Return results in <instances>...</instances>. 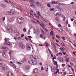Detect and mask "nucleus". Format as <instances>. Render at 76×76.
I'll use <instances>...</instances> for the list:
<instances>
[{
  "label": "nucleus",
  "mask_w": 76,
  "mask_h": 76,
  "mask_svg": "<svg viewBox=\"0 0 76 76\" xmlns=\"http://www.w3.org/2000/svg\"><path fill=\"white\" fill-rule=\"evenodd\" d=\"M47 69L46 71V72H48V67H47Z\"/></svg>",
  "instance_id": "44"
},
{
  "label": "nucleus",
  "mask_w": 76,
  "mask_h": 76,
  "mask_svg": "<svg viewBox=\"0 0 76 76\" xmlns=\"http://www.w3.org/2000/svg\"><path fill=\"white\" fill-rule=\"evenodd\" d=\"M31 22H33L34 23V24H37V23L34 21V20H31Z\"/></svg>",
  "instance_id": "25"
},
{
  "label": "nucleus",
  "mask_w": 76,
  "mask_h": 76,
  "mask_svg": "<svg viewBox=\"0 0 76 76\" xmlns=\"http://www.w3.org/2000/svg\"><path fill=\"white\" fill-rule=\"evenodd\" d=\"M8 76H14L13 75V74H12V72H8L7 74Z\"/></svg>",
  "instance_id": "13"
},
{
  "label": "nucleus",
  "mask_w": 76,
  "mask_h": 76,
  "mask_svg": "<svg viewBox=\"0 0 76 76\" xmlns=\"http://www.w3.org/2000/svg\"><path fill=\"white\" fill-rule=\"evenodd\" d=\"M50 35H52V36H53V35H54V34H53V33L51 32L50 33Z\"/></svg>",
  "instance_id": "35"
},
{
  "label": "nucleus",
  "mask_w": 76,
  "mask_h": 76,
  "mask_svg": "<svg viewBox=\"0 0 76 76\" xmlns=\"http://www.w3.org/2000/svg\"><path fill=\"white\" fill-rule=\"evenodd\" d=\"M15 11L13 10H11L9 11L6 12V15H9V16H12L14 15L15 13Z\"/></svg>",
  "instance_id": "1"
},
{
  "label": "nucleus",
  "mask_w": 76,
  "mask_h": 76,
  "mask_svg": "<svg viewBox=\"0 0 76 76\" xmlns=\"http://www.w3.org/2000/svg\"><path fill=\"white\" fill-rule=\"evenodd\" d=\"M59 12L60 11L58 10H56L54 11V14L55 16H57V15H59Z\"/></svg>",
  "instance_id": "8"
},
{
  "label": "nucleus",
  "mask_w": 76,
  "mask_h": 76,
  "mask_svg": "<svg viewBox=\"0 0 76 76\" xmlns=\"http://www.w3.org/2000/svg\"><path fill=\"white\" fill-rule=\"evenodd\" d=\"M12 51H10L9 52V54H12Z\"/></svg>",
  "instance_id": "51"
},
{
  "label": "nucleus",
  "mask_w": 76,
  "mask_h": 76,
  "mask_svg": "<svg viewBox=\"0 0 76 76\" xmlns=\"http://www.w3.org/2000/svg\"><path fill=\"white\" fill-rule=\"evenodd\" d=\"M29 65H27L25 69L26 70H28V69H29Z\"/></svg>",
  "instance_id": "24"
},
{
  "label": "nucleus",
  "mask_w": 76,
  "mask_h": 76,
  "mask_svg": "<svg viewBox=\"0 0 76 76\" xmlns=\"http://www.w3.org/2000/svg\"><path fill=\"white\" fill-rule=\"evenodd\" d=\"M50 68L51 69V70L52 71L55 70V68H54L53 66L52 67L51 66H50Z\"/></svg>",
  "instance_id": "18"
},
{
  "label": "nucleus",
  "mask_w": 76,
  "mask_h": 76,
  "mask_svg": "<svg viewBox=\"0 0 76 76\" xmlns=\"http://www.w3.org/2000/svg\"><path fill=\"white\" fill-rule=\"evenodd\" d=\"M31 7L33 9L35 8V5H33L31 6Z\"/></svg>",
  "instance_id": "45"
},
{
  "label": "nucleus",
  "mask_w": 76,
  "mask_h": 76,
  "mask_svg": "<svg viewBox=\"0 0 76 76\" xmlns=\"http://www.w3.org/2000/svg\"><path fill=\"white\" fill-rule=\"evenodd\" d=\"M38 57L37 55H35L34 56V58L35 60H37L38 59Z\"/></svg>",
  "instance_id": "15"
},
{
  "label": "nucleus",
  "mask_w": 76,
  "mask_h": 76,
  "mask_svg": "<svg viewBox=\"0 0 76 76\" xmlns=\"http://www.w3.org/2000/svg\"><path fill=\"white\" fill-rule=\"evenodd\" d=\"M58 27H60L61 28V25L60 24H59L58 25Z\"/></svg>",
  "instance_id": "41"
},
{
  "label": "nucleus",
  "mask_w": 76,
  "mask_h": 76,
  "mask_svg": "<svg viewBox=\"0 0 76 76\" xmlns=\"http://www.w3.org/2000/svg\"><path fill=\"white\" fill-rule=\"evenodd\" d=\"M37 14H38V15L40 16H41V15L40 14V12H39V11H37Z\"/></svg>",
  "instance_id": "23"
},
{
  "label": "nucleus",
  "mask_w": 76,
  "mask_h": 76,
  "mask_svg": "<svg viewBox=\"0 0 76 76\" xmlns=\"http://www.w3.org/2000/svg\"><path fill=\"white\" fill-rule=\"evenodd\" d=\"M2 56L5 58H7V54L4 52L2 53Z\"/></svg>",
  "instance_id": "14"
},
{
  "label": "nucleus",
  "mask_w": 76,
  "mask_h": 76,
  "mask_svg": "<svg viewBox=\"0 0 76 76\" xmlns=\"http://www.w3.org/2000/svg\"><path fill=\"white\" fill-rule=\"evenodd\" d=\"M31 45L28 44H27L26 45V48L27 49V50H31Z\"/></svg>",
  "instance_id": "5"
},
{
  "label": "nucleus",
  "mask_w": 76,
  "mask_h": 76,
  "mask_svg": "<svg viewBox=\"0 0 76 76\" xmlns=\"http://www.w3.org/2000/svg\"><path fill=\"white\" fill-rule=\"evenodd\" d=\"M61 44H62V45H63V46H65V45H64V43H62Z\"/></svg>",
  "instance_id": "49"
},
{
  "label": "nucleus",
  "mask_w": 76,
  "mask_h": 76,
  "mask_svg": "<svg viewBox=\"0 0 76 76\" xmlns=\"http://www.w3.org/2000/svg\"><path fill=\"white\" fill-rule=\"evenodd\" d=\"M23 31L24 32H26V29H25V28H24L23 29Z\"/></svg>",
  "instance_id": "39"
},
{
  "label": "nucleus",
  "mask_w": 76,
  "mask_h": 76,
  "mask_svg": "<svg viewBox=\"0 0 76 76\" xmlns=\"http://www.w3.org/2000/svg\"><path fill=\"white\" fill-rule=\"evenodd\" d=\"M16 38H17V40H19V39H20V37H19L18 36V35H17L16 37Z\"/></svg>",
  "instance_id": "29"
},
{
  "label": "nucleus",
  "mask_w": 76,
  "mask_h": 76,
  "mask_svg": "<svg viewBox=\"0 0 76 76\" xmlns=\"http://www.w3.org/2000/svg\"><path fill=\"white\" fill-rule=\"evenodd\" d=\"M57 3H58V2L55 1H52V4H57Z\"/></svg>",
  "instance_id": "19"
},
{
  "label": "nucleus",
  "mask_w": 76,
  "mask_h": 76,
  "mask_svg": "<svg viewBox=\"0 0 76 76\" xmlns=\"http://www.w3.org/2000/svg\"><path fill=\"white\" fill-rule=\"evenodd\" d=\"M61 66H62V67H64V66H65V64H62Z\"/></svg>",
  "instance_id": "46"
},
{
  "label": "nucleus",
  "mask_w": 76,
  "mask_h": 76,
  "mask_svg": "<svg viewBox=\"0 0 76 76\" xmlns=\"http://www.w3.org/2000/svg\"><path fill=\"white\" fill-rule=\"evenodd\" d=\"M44 67L43 66H42L41 68L42 70H44Z\"/></svg>",
  "instance_id": "47"
},
{
  "label": "nucleus",
  "mask_w": 76,
  "mask_h": 76,
  "mask_svg": "<svg viewBox=\"0 0 76 76\" xmlns=\"http://www.w3.org/2000/svg\"><path fill=\"white\" fill-rule=\"evenodd\" d=\"M63 40H64V41H65L66 40V38L64 37H62Z\"/></svg>",
  "instance_id": "36"
},
{
  "label": "nucleus",
  "mask_w": 76,
  "mask_h": 76,
  "mask_svg": "<svg viewBox=\"0 0 76 76\" xmlns=\"http://www.w3.org/2000/svg\"><path fill=\"white\" fill-rule=\"evenodd\" d=\"M64 75H66V72H65L64 73Z\"/></svg>",
  "instance_id": "64"
},
{
  "label": "nucleus",
  "mask_w": 76,
  "mask_h": 76,
  "mask_svg": "<svg viewBox=\"0 0 76 76\" xmlns=\"http://www.w3.org/2000/svg\"><path fill=\"white\" fill-rule=\"evenodd\" d=\"M55 19L56 20H57V21H58V20H59L58 18H57V17H55Z\"/></svg>",
  "instance_id": "38"
},
{
  "label": "nucleus",
  "mask_w": 76,
  "mask_h": 76,
  "mask_svg": "<svg viewBox=\"0 0 76 76\" xmlns=\"http://www.w3.org/2000/svg\"><path fill=\"white\" fill-rule=\"evenodd\" d=\"M0 67H1V66L2 65V64L3 63V62L2 61H1L0 59Z\"/></svg>",
  "instance_id": "21"
},
{
  "label": "nucleus",
  "mask_w": 76,
  "mask_h": 76,
  "mask_svg": "<svg viewBox=\"0 0 76 76\" xmlns=\"http://www.w3.org/2000/svg\"><path fill=\"white\" fill-rule=\"evenodd\" d=\"M30 58H34V56L33 55H31L30 56Z\"/></svg>",
  "instance_id": "50"
},
{
  "label": "nucleus",
  "mask_w": 76,
  "mask_h": 76,
  "mask_svg": "<svg viewBox=\"0 0 76 76\" xmlns=\"http://www.w3.org/2000/svg\"><path fill=\"white\" fill-rule=\"evenodd\" d=\"M8 20L10 22H13V21L15 20V18L12 17L10 19H9Z\"/></svg>",
  "instance_id": "11"
},
{
  "label": "nucleus",
  "mask_w": 76,
  "mask_h": 76,
  "mask_svg": "<svg viewBox=\"0 0 76 76\" xmlns=\"http://www.w3.org/2000/svg\"><path fill=\"white\" fill-rule=\"evenodd\" d=\"M36 18H37V19H39V17H38V16H36Z\"/></svg>",
  "instance_id": "55"
},
{
  "label": "nucleus",
  "mask_w": 76,
  "mask_h": 76,
  "mask_svg": "<svg viewBox=\"0 0 76 76\" xmlns=\"http://www.w3.org/2000/svg\"><path fill=\"white\" fill-rule=\"evenodd\" d=\"M19 46L22 49H23L25 48V46H24L23 43L21 42L19 43Z\"/></svg>",
  "instance_id": "6"
},
{
  "label": "nucleus",
  "mask_w": 76,
  "mask_h": 76,
  "mask_svg": "<svg viewBox=\"0 0 76 76\" xmlns=\"http://www.w3.org/2000/svg\"><path fill=\"white\" fill-rule=\"evenodd\" d=\"M56 38H58V39H60V37L58 35H56Z\"/></svg>",
  "instance_id": "30"
},
{
  "label": "nucleus",
  "mask_w": 76,
  "mask_h": 76,
  "mask_svg": "<svg viewBox=\"0 0 76 76\" xmlns=\"http://www.w3.org/2000/svg\"><path fill=\"white\" fill-rule=\"evenodd\" d=\"M32 64H33V65H36V64H37V62L33 61Z\"/></svg>",
  "instance_id": "22"
},
{
  "label": "nucleus",
  "mask_w": 76,
  "mask_h": 76,
  "mask_svg": "<svg viewBox=\"0 0 76 76\" xmlns=\"http://www.w3.org/2000/svg\"><path fill=\"white\" fill-rule=\"evenodd\" d=\"M2 48H3V49H6V47H3Z\"/></svg>",
  "instance_id": "59"
},
{
  "label": "nucleus",
  "mask_w": 76,
  "mask_h": 76,
  "mask_svg": "<svg viewBox=\"0 0 76 76\" xmlns=\"http://www.w3.org/2000/svg\"><path fill=\"white\" fill-rule=\"evenodd\" d=\"M60 49H61V51H63V48L61 47Z\"/></svg>",
  "instance_id": "43"
},
{
  "label": "nucleus",
  "mask_w": 76,
  "mask_h": 76,
  "mask_svg": "<svg viewBox=\"0 0 76 76\" xmlns=\"http://www.w3.org/2000/svg\"><path fill=\"white\" fill-rule=\"evenodd\" d=\"M59 54L60 56H61V55H62V53L61 52H60L59 53Z\"/></svg>",
  "instance_id": "53"
},
{
  "label": "nucleus",
  "mask_w": 76,
  "mask_h": 76,
  "mask_svg": "<svg viewBox=\"0 0 76 76\" xmlns=\"http://www.w3.org/2000/svg\"><path fill=\"white\" fill-rule=\"evenodd\" d=\"M38 73V69L35 68L33 70V75H36Z\"/></svg>",
  "instance_id": "10"
},
{
  "label": "nucleus",
  "mask_w": 76,
  "mask_h": 76,
  "mask_svg": "<svg viewBox=\"0 0 76 76\" xmlns=\"http://www.w3.org/2000/svg\"><path fill=\"white\" fill-rule=\"evenodd\" d=\"M28 63H30L31 64H32L33 63V60H29L28 61Z\"/></svg>",
  "instance_id": "17"
},
{
  "label": "nucleus",
  "mask_w": 76,
  "mask_h": 76,
  "mask_svg": "<svg viewBox=\"0 0 76 76\" xmlns=\"http://www.w3.org/2000/svg\"><path fill=\"white\" fill-rule=\"evenodd\" d=\"M10 39L9 38H5L4 40L5 41V42H9V41Z\"/></svg>",
  "instance_id": "20"
},
{
  "label": "nucleus",
  "mask_w": 76,
  "mask_h": 76,
  "mask_svg": "<svg viewBox=\"0 0 76 76\" xmlns=\"http://www.w3.org/2000/svg\"><path fill=\"white\" fill-rule=\"evenodd\" d=\"M68 27H70V28L71 27V26H70V24H68Z\"/></svg>",
  "instance_id": "60"
},
{
  "label": "nucleus",
  "mask_w": 76,
  "mask_h": 76,
  "mask_svg": "<svg viewBox=\"0 0 76 76\" xmlns=\"http://www.w3.org/2000/svg\"><path fill=\"white\" fill-rule=\"evenodd\" d=\"M56 29L57 30V31H58L59 32H60V31H61V28L59 29L57 28H56Z\"/></svg>",
  "instance_id": "26"
},
{
  "label": "nucleus",
  "mask_w": 76,
  "mask_h": 76,
  "mask_svg": "<svg viewBox=\"0 0 76 76\" xmlns=\"http://www.w3.org/2000/svg\"><path fill=\"white\" fill-rule=\"evenodd\" d=\"M53 63L54 64L55 63V65L57 64V61H54Z\"/></svg>",
  "instance_id": "31"
},
{
  "label": "nucleus",
  "mask_w": 76,
  "mask_h": 76,
  "mask_svg": "<svg viewBox=\"0 0 76 76\" xmlns=\"http://www.w3.org/2000/svg\"><path fill=\"white\" fill-rule=\"evenodd\" d=\"M2 19L3 20V21L5 20V17H3L2 18Z\"/></svg>",
  "instance_id": "33"
},
{
  "label": "nucleus",
  "mask_w": 76,
  "mask_h": 76,
  "mask_svg": "<svg viewBox=\"0 0 76 76\" xmlns=\"http://www.w3.org/2000/svg\"><path fill=\"white\" fill-rule=\"evenodd\" d=\"M63 54H64V55H65L66 54V52H64L62 53Z\"/></svg>",
  "instance_id": "57"
},
{
  "label": "nucleus",
  "mask_w": 76,
  "mask_h": 76,
  "mask_svg": "<svg viewBox=\"0 0 76 76\" xmlns=\"http://www.w3.org/2000/svg\"><path fill=\"white\" fill-rule=\"evenodd\" d=\"M39 46H40V47H42V46H44V45H43L41 44H39Z\"/></svg>",
  "instance_id": "40"
},
{
  "label": "nucleus",
  "mask_w": 76,
  "mask_h": 76,
  "mask_svg": "<svg viewBox=\"0 0 76 76\" xmlns=\"http://www.w3.org/2000/svg\"><path fill=\"white\" fill-rule=\"evenodd\" d=\"M66 60L67 62H69V60H68V59H66Z\"/></svg>",
  "instance_id": "54"
},
{
  "label": "nucleus",
  "mask_w": 76,
  "mask_h": 76,
  "mask_svg": "<svg viewBox=\"0 0 76 76\" xmlns=\"http://www.w3.org/2000/svg\"><path fill=\"white\" fill-rule=\"evenodd\" d=\"M30 16L31 18H33V16H34L33 15H32V13H31L30 12Z\"/></svg>",
  "instance_id": "27"
},
{
  "label": "nucleus",
  "mask_w": 76,
  "mask_h": 76,
  "mask_svg": "<svg viewBox=\"0 0 76 76\" xmlns=\"http://www.w3.org/2000/svg\"><path fill=\"white\" fill-rule=\"evenodd\" d=\"M26 60V58L24 57L23 58V59H22L20 60V61L21 62H23V61H25Z\"/></svg>",
  "instance_id": "16"
},
{
  "label": "nucleus",
  "mask_w": 76,
  "mask_h": 76,
  "mask_svg": "<svg viewBox=\"0 0 76 76\" xmlns=\"http://www.w3.org/2000/svg\"><path fill=\"white\" fill-rule=\"evenodd\" d=\"M33 31L34 34V33H35V28H34Z\"/></svg>",
  "instance_id": "42"
},
{
  "label": "nucleus",
  "mask_w": 76,
  "mask_h": 76,
  "mask_svg": "<svg viewBox=\"0 0 76 76\" xmlns=\"http://www.w3.org/2000/svg\"><path fill=\"white\" fill-rule=\"evenodd\" d=\"M47 6H48V7H51V5H50V4H47Z\"/></svg>",
  "instance_id": "37"
},
{
  "label": "nucleus",
  "mask_w": 76,
  "mask_h": 76,
  "mask_svg": "<svg viewBox=\"0 0 76 76\" xmlns=\"http://www.w3.org/2000/svg\"><path fill=\"white\" fill-rule=\"evenodd\" d=\"M58 60L61 63H64V60L63 59H61V57L59 58Z\"/></svg>",
  "instance_id": "12"
},
{
  "label": "nucleus",
  "mask_w": 76,
  "mask_h": 76,
  "mask_svg": "<svg viewBox=\"0 0 76 76\" xmlns=\"http://www.w3.org/2000/svg\"><path fill=\"white\" fill-rule=\"evenodd\" d=\"M4 45H7L9 46H11L12 44L9 42H5L4 43Z\"/></svg>",
  "instance_id": "4"
},
{
  "label": "nucleus",
  "mask_w": 76,
  "mask_h": 76,
  "mask_svg": "<svg viewBox=\"0 0 76 76\" xmlns=\"http://www.w3.org/2000/svg\"><path fill=\"white\" fill-rule=\"evenodd\" d=\"M56 56H55V57H53V59L54 60V59H56Z\"/></svg>",
  "instance_id": "58"
},
{
  "label": "nucleus",
  "mask_w": 76,
  "mask_h": 76,
  "mask_svg": "<svg viewBox=\"0 0 76 76\" xmlns=\"http://www.w3.org/2000/svg\"><path fill=\"white\" fill-rule=\"evenodd\" d=\"M25 39H26V40L27 41H28V39L27 37H26Z\"/></svg>",
  "instance_id": "52"
},
{
  "label": "nucleus",
  "mask_w": 76,
  "mask_h": 76,
  "mask_svg": "<svg viewBox=\"0 0 76 76\" xmlns=\"http://www.w3.org/2000/svg\"><path fill=\"white\" fill-rule=\"evenodd\" d=\"M35 3L36 4H37V5L39 6V7H41L42 6V4H41V3H39V2L37 1H36Z\"/></svg>",
  "instance_id": "9"
},
{
  "label": "nucleus",
  "mask_w": 76,
  "mask_h": 76,
  "mask_svg": "<svg viewBox=\"0 0 76 76\" xmlns=\"http://www.w3.org/2000/svg\"><path fill=\"white\" fill-rule=\"evenodd\" d=\"M48 43H47L46 44V47H48V46H49V45H48Z\"/></svg>",
  "instance_id": "34"
},
{
  "label": "nucleus",
  "mask_w": 76,
  "mask_h": 76,
  "mask_svg": "<svg viewBox=\"0 0 76 76\" xmlns=\"http://www.w3.org/2000/svg\"><path fill=\"white\" fill-rule=\"evenodd\" d=\"M17 21L18 23H20V24H21L22 21V17H18L17 18Z\"/></svg>",
  "instance_id": "3"
},
{
  "label": "nucleus",
  "mask_w": 76,
  "mask_h": 76,
  "mask_svg": "<svg viewBox=\"0 0 76 76\" xmlns=\"http://www.w3.org/2000/svg\"><path fill=\"white\" fill-rule=\"evenodd\" d=\"M70 64H71L72 65V66H73V65H74L73 63H72L70 62Z\"/></svg>",
  "instance_id": "56"
},
{
  "label": "nucleus",
  "mask_w": 76,
  "mask_h": 76,
  "mask_svg": "<svg viewBox=\"0 0 76 76\" xmlns=\"http://www.w3.org/2000/svg\"><path fill=\"white\" fill-rule=\"evenodd\" d=\"M14 38L15 39V40H17V37H14Z\"/></svg>",
  "instance_id": "61"
},
{
  "label": "nucleus",
  "mask_w": 76,
  "mask_h": 76,
  "mask_svg": "<svg viewBox=\"0 0 76 76\" xmlns=\"http://www.w3.org/2000/svg\"><path fill=\"white\" fill-rule=\"evenodd\" d=\"M50 10L51 12H53V11H54V8H50Z\"/></svg>",
  "instance_id": "28"
},
{
  "label": "nucleus",
  "mask_w": 76,
  "mask_h": 76,
  "mask_svg": "<svg viewBox=\"0 0 76 76\" xmlns=\"http://www.w3.org/2000/svg\"><path fill=\"white\" fill-rule=\"evenodd\" d=\"M4 1H5V2H7V3H9V2L7 0H4Z\"/></svg>",
  "instance_id": "48"
},
{
  "label": "nucleus",
  "mask_w": 76,
  "mask_h": 76,
  "mask_svg": "<svg viewBox=\"0 0 76 76\" xmlns=\"http://www.w3.org/2000/svg\"><path fill=\"white\" fill-rule=\"evenodd\" d=\"M56 42H59V41H58V40H57V39L56 40Z\"/></svg>",
  "instance_id": "63"
},
{
  "label": "nucleus",
  "mask_w": 76,
  "mask_h": 76,
  "mask_svg": "<svg viewBox=\"0 0 76 76\" xmlns=\"http://www.w3.org/2000/svg\"><path fill=\"white\" fill-rule=\"evenodd\" d=\"M7 29L8 32L10 34H12L13 31V28L10 26H8Z\"/></svg>",
  "instance_id": "2"
},
{
  "label": "nucleus",
  "mask_w": 76,
  "mask_h": 76,
  "mask_svg": "<svg viewBox=\"0 0 76 76\" xmlns=\"http://www.w3.org/2000/svg\"><path fill=\"white\" fill-rule=\"evenodd\" d=\"M1 67L3 70H6L7 69V65L6 64H3Z\"/></svg>",
  "instance_id": "7"
},
{
  "label": "nucleus",
  "mask_w": 76,
  "mask_h": 76,
  "mask_svg": "<svg viewBox=\"0 0 76 76\" xmlns=\"http://www.w3.org/2000/svg\"><path fill=\"white\" fill-rule=\"evenodd\" d=\"M28 37H29V38H32V37L31 36H28Z\"/></svg>",
  "instance_id": "62"
},
{
  "label": "nucleus",
  "mask_w": 76,
  "mask_h": 76,
  "mask_svg": "<svg viewBox=\"0 0 76 76\" xmlns=\"http://www.w3.org/2000/svg\"><path fill=\"white\" fill-rule=\"evenodd\" d=\"M58 10H60V11H63V9L61 8H58Z\"/></svg>",
  "instance_id": "32"
}]
</instances>
